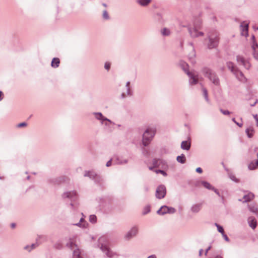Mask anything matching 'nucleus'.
Listing matches in <instances>:
<instances>
[{
    "instance_id": "nucleus-1",
    "label": "nucleus",
    "mask_w": 258,
    "mask_h": 258,
    "mask_svg": "<svg viewBox=\"0 0 258 258\" xmlns=\"http://www.w3.org/2000/svg\"><path fill=\"white\" fill-rule=\"evenodd\" d=\"M98 247L107 257L112 258L116 255V253L109 247V241L105 237H100L98 239Z\"/></svg>"
},
{
    "instance_id": "nucleus-2",
    "label": "nucleus",
    "mask_w": 258,
    "mask_h": 258,
    "mask_svg": "<svg viewBox=\"0 0 258 258\" xmlns=\"http://www.w3.org/2000/svg\"><path fill=\"white\" fill-rule=\"evenodd\" d=\"M156 132V128L154 127L147 128L142 137V144L145 147L149 145L155 135Z\"/></svg>"
},
{
    "instance_id": "nucleus-3",
    "label": "nucleus",
    "mask_w": 258,
    "mask_h": 258,
    "mask_svg": "<svg viewBox=\"0 0 258 258\" xmlns=\"http://www.w3.org/2000/svg\"><path fill=\"white\" fill-rule=\"evenodd\" d=\"M202 71L205 76L208 78L215 85L219 86L220 85L219 79L211 70L208 68H204Z\"/></svg>"
},
{
    "instance_id": "nucleus-4",
    "label": "nucleus",
    "mask_w": 258,
    "mask_h": 258,
    "mask_svg": "<svg viewBox=\"0 0 258 258\" xmlns=\"http://www.w3.org/2000/svg\"><path fill=\"white\" fill-rule=\"evenodd\" d=\"M209 42L207 44L209 48L211 49L216 47L219 42L218 35L217 33H213L209 34Z\"/></svg>"
},
{
    "instance_id": "nucleus-5",
    "label": "nucleus",
    "mask_w": 258,
    "mask_h": 258,
    "mask_svg": "<svg viewBox=\"0 0 258 258\" xmlns=\"http://www.w3.org/2000/svg\"><path fill=\"white\" fill-rule=\"evenodd\" d=\"M161 164L165 165L166 162L165 161H163L162 159H154L152 160V161L151 162H148L147 163V165L148 166V168L150 170H152L154 168L159 167V166Z\"/></svg>"
},
{
    "instance_id": "nucleus-6",
    "label": "nucleus",
    "mask_w": 258,
    "mask_h": 258,
    "mask_svg": "<svg viewBox=\"0 0 258 258\" xmlns=\"http://www.w3.org/2000/svg\"><path fill=\"white\" fill-rule=\"evenodd\" d=\"M166 194V187L164 185H160L156 189L155 196L158 199L164 198Z\"/></svg>"
},
{
    "instance_id": "nucleus-7",
    "label": "nucleus",
    "mask_w": 258,
    "mask_h": 258,
    "mask_svg": "<svg viewBox=\"0 0 258 258\" xmlns=\"http://www.w3.org/2000/svg\"><path fill=\"white\" fill-rule=\"evenodd\" d=\"M189 78V84L190 85H195L199 82V75L195 72H187L186 74Z\"/></svg>"
},
{
    "instance_id": "nucleus-8",
    "label": "nucleus",
    "mask_w": 258,
    "mask_h": 258,
    "mask_svg": "<svg viewBox=\"0 0 258 258\" xmlns=\"http://www.w3.org/2000/svg\"><path fill=\"white\" fill-rule=\"evenodd\" d=\"M236 60L238 63L243 66L246 69H249L250 67V64L248 60L245 59L241 55H237Z\"/></svg>"
},
{
    "instance_id": "nucleus-9",
    "label": "nucleus",
    "mask_w": 258,
    "mask_h": 258,
    "mask_svg": "<svg viewBox=\"0 0 258 258\" xmlns=\"http://www.w3.org/2000/svg\"><path fill=\"white\" fill-rule=\"evenodd\" d=\"M236 60L238 63L243 66L246 69H249L250 67V64L248 60L245 59L241 55H237Z\"/></svg>"
},
{
    "instance_id": "nucleus-10",
    "label": "nucleus",
    "mask_w": 258,
    "mask_h": 258,
    "mask_svg": "<svg viewBox=\"0 0 258 258\" xmlns=\"http://www.w3.org/2000/svg\"><path fill=\"white\" fill-rule=\"evenodd\" d=\"M62 197L63 199H69L72 201H75L77 199V195L76 191H66L62 194Z\"/></svg>"
},
{
    "instance_id": "nucleus-11",
    "label": "nucleus",
    "mask_w": 258,
    "mask_h": 258,
    "mask_svg": "<svg viewBox=\"0 0 258 258\" xmlns=\"http://www.w3.org/2000/svg\"><path fill=\"white\" fill-rule=\"evenodd\" d=\"M67 245L73 250V258H83L80 255L81 252L80 249L78 248L74 249L75 247H76V245L74 244L73 242L68 243Z\"/></svg>"
},
{
    "instance_id": "nucleus-12",
    "label": "nucleus",
    "mask_w": 258,
    "mask_h": 258,
    "mask_svg": "<svg viewBox=\"0 0 258 258\" xmlns=\"http://www.w3.org/2000/svg\"><path fill=\"white\" fill-rule=\"evenodd\" d=\"M198 29L194 27L193 28L191 27L188 28V32L192 38H196L204 35V33L202 32H199Z\"/></svg>"
},
{
    "instance_id": "nucleus-13",
    "label": "nucleus",
    "mask_w": 258,
    "mask_h": 258,
    "mask_svg": "<svg viewBox=\"0 0 258 258\" xmlns=\"http://www.w3.org/2000/svg\"><path fill=\"white\" fill-rule=\"evenodd\" d=\"M138 232V228L134 226L132 227L125 235V238L126 239H130L134 237H135Z\"/></svg>"
},
{
    "instance_id": "nucleus-14",
    "label": "nucleus",
    "mask_w": 258,
    "mask_h": 258,
    "mask_svg": "<svg viewBox=\"0 0 258 258\" xmlns=\"http://www.w3.org/2000/svg\"><path fill=\"white\" fill-rule=\"evenodd\" d=\"M248 23L246 22H242L240 25L241 34L242 36H248Z\"/></svg>"
},
{
    "instance_id": "nucleus-15",
    "label": "nucleus",
    "mask_w": 258,
    "mask_h": 258,
    "mask_svg": "<svg viewBox=\"0 0 258 258\" xmlns=\"http://www.w3.org/2000/svg\"><path fill=\"white\" fill-rule=\"evenodd\" d=\"M235 77L237 78L238 80H239L240 81L244 82L246 81V78L244 76V75L243 73L240 72V71L238 70L237 69L235 71V72L233 73Z\"/></svg>"
},
{
    "instance_id": "nucleus-16",
    "label": "nucleus",
    "mask_w": 258,
    "mask_h": 258,
    "mask_svg": "<svg viewBox=\"0 0 258 258\" xmlns=\"http://www.w3.org/2000/svg\"><path fill=\"white\" fill-rule=\"evenodd\" d=\"M114 162L116 164H125L128 162V159L124 158L122 157H116L114 160Z\"/></svg>"
},
{
    "instance_id": "nucleus-17",
    "label": "nucleus",
    "mask_w": 258,
    "mask_h": 258,
    "mask_svg": "<svg viewBox=\"0 0 258 258\" xmlns=\"http://www.w3.org/2000/svg\"><path fill=\"white\" fill-rule=\"evenodd\" d=\"M202 204H195L192 205L190 208V211L194 213L199 212L202 209Z\"/></svg>"
},
{
    "instance_id": "nucleus-18",
    "label": "nucleus",
    "mask_w": 258,
    "mask_h": 258,
    "mask_svg": "<svg viewBox=\"0 0 258 258\" xmlns=\"http://www.w3.org/2000/svg\"><path fill=\"white\" fill-rule=\"evenodd\" d=\"M74 225L82 228H86L87 227L88 223L85 221L84 217H82L79 222L74 224Z\"/></svg>"
},
{
    "instance_id": "nucleus-19",
    "label": "nucleus",
    "mask_w": 258,
    "mask_h": 258,
    "mask_svg": "<svg viewBox=\"0 0 258 258\" xmlns=\"http://www.w3.org/2000/svg\"><path fill=\"white\" fill-rule=\"evenodd\" d=\"M190 148V142L188 141H182L181 144V148L185 150H189Z\"/></svg>"
},
{
    "instance_id": "nucleus-20",
    "label": "nucleus",
    "mask_w": 258,
    "mask_h": 258,
    "mask_svg": "<svg viewBox=\"0 0 258 258\" xmlns=\"http://www.w3.org/2000/svg\"><path fill=\"white\" fill-rule=\"evenodd\" d=\"M249 170H254L258 169V159L255 161H251L248 165Z\"/></svg>"
},
{
    "instance_id": "nucleus-21",
    "label": "nucleus",
    "mask_w": 258,
    "mask_h": 258,
    "mask_svg": "<svg viewBox=\"0 0 258 258\" xmlns=\"http://www.w3.org/2000/svg\"><path fill=\"white\" fill-rule=\"evenodd\" d=\"M136 2L141 6L147 7L151 3L152 0H136Z\"/></svg>"
},
{
    "instance_id": "nucleus-22",
    "label": "nucleus",
    "mask_w": 258,
    "mask_h": 258,
    "mask_svg": "<svg viewBox=\"0 0 258 258\" xmlns=\"http://www.w3.org/2000/svg\"><path fill=\"white\" fill-rule=\"evenodd\" d=\"M248 222L249 226L253 229L256 226V221L254 218L249 217L248 219Z\"/></svg>"
},
{
    "instance_id": "nucleus-23",
    "label": "nucleus",
    "mask_w": 258,
    "mask_h": 258,
    "mask_svg": "<svg viewBox=\"0 0 258 258\" xmlns=\"http://www.w3.org/2000/svg\"><path fill=\"white\" fill-rule=\"evenodd\" d=\"M179 66L182 68V69L184 71V72L187 74V72H190L188 70V65L187 63L183 61H180L179 62Z\"/></svg>"
},
{
    "instance_id": "nucleus-24",
    "label": "nucleus",
    "mask_w": 258,
    "mask_h": 258,
    "mask_svg": "<svg viewBox=\"0 0 258 258\" xmlns=\"http://www.w3.org/2000/svg\"><path fill=\"white\" fill-rule=\"evenodd\" d=\"M254 194L252 192H248L247 195H245L244 196H243V199H244V201L243 202H249L251 200H252L253 198H254Z\"/></svg>"
},
{
    "instance_id": "nucleus-25",
    "label": "nucleus",
    "mask_w": 258,
    "mask_h": 258,
    "mask_svg": "<svg viewBox=\"0 0 258 258\" xmlns=\"http://www.w3.org/2000/svg\"><path fill=\"white\" fill-rule=\"evenodd\" d=\"M130 82H127L125 85L126 92L122 94V97H124L126 96H130L132 94L131 91L130 87Z\"/></svg>"
},
{
    "instance_id": "nucleus-26",
    "label": "nucleus",
    "mask_w": 258,
    "mask_h": 258,
    "mask_svg": "<svg viewBox=\"0 0 258 258\" xmlns=\"http://www.w3.org/2000/svg\"><path fill=\"white\" fill-rule=\"evenodd\" d=\"M93 115L95 118L98 120H107V118L103 115V114L101 112H95L93 113Z\"/></svg>"
},
{
    "instance_id": "nucleus-27",
    "label": "nucleus",
    "mask_w": 258,
    "mask_h": 258,
    "mask_svg": "<svg viewBox=\"0 0 258 258\" xmlns=\"http://www.w3.org/2000/svg\"><path fill=\"white\" fill-rule=\"evenodd\" d=\"M96 173L93 171H85L84 176L88 177L93 180L96 177Z\"/></svg>"
},
{
    "instance_id": "nucleus-28",
    "label": "nucleus",
    "mask_w": 258,
    "mask_h": 258,
    "mask_svg": "<svg viewBox=\"0 0 258 258\" xmlns=\"http://www.w3.org/2000/svg\"><path fill=\"white\" fill-rule=\"evenodd\" d=\"M252 48L253 50V57L255 59L258 60V45L257 44H253Z\"/></svg>"
},
{
    "instance_id": "nucleus-29",
    "label": "nucleus",
    "mask_w": 258,
    "mask_h": 258,
    "mask_svg": "<svg viewBox=\"0 0 258 258\" xmlns=\"http://www.w3.org/2000/svg\"><path fill=\"white\" fill-rule=\"evenodd\" d=\"M60 61L58 58H53L52 60L51 66L52 68H56L59 66Z\"/></svg>"
},
{
    "instance_id": "nucleus-30",
    "label": "nucleus",
    "mask_w": 258,
    "mask_h": 258,
    "mask_svg": "<svg viewBox=\"0 0 258 258\" xmlns=\"http://www.w3.org/2000/svg\"><path fill=\"white\" fill-rule=\"evenodd\" d=\"M157 213L159 215H163L167 213V206H163L158 211Z\"/></svg>"
},
{
    "instance_id": "nucleus-31",
    "label": "nucleus",
    "mask_w": 258,
    "mask_h": 258,
    "mask_svg": "<svg viewBox=\"0 0 258 258\" xmlns=\"http://www.w3.org/2000/svg\"><path fill=\"white\" fill-rule=\"evenodd\" d=\"M245 133L247 137L249 138L252 137L254 133V130L252 127H249L245 130Z\"/></svg>"
},
{
    "instance_id": "nucleus-32",
    "label": "nucleus",
    "mask_w": 258,
    "mask_h": 258,
    "mask_svg": "<svg viewBox=\"0 0 258 258\" xmlns=\"http://www.w3.org/2000/svg\"><path fill=\"white\" fill-rule=\"evenodd\" d=\"M249 209L251 212L258 215V206L257 205H250L249 206Z\"/></svg>"
},
{
    "instance_id": "nucleus-33",
    "label": "nucleus",
    "mask_w": 258,
    "mask_h": 258,
    "mask_svg": "<svg viewBox=\"0 0 258 258\" xmlns=\"http://www.w3.org/2000/svg\"><path fill=\"white\" fill-rule=\"evenodd\" d=\"M176 160L178 162L183 164L186 162V157L184 154H182L177 157Z\"/></svg>"
},
{
    "instance_id": "nucleus-34",
    "label": "nucleus",
    "mask_w": 258,
    "mask_h": 258,
    "mask_svg": "<svg viewBox=\"0 0 258 258\" xmlns=\"http://www.w3.org/2000/svg\"><path fill=\"white\" fill-rule=\"evenodd\" d=\"M201 184L208 189L212 190L214 187L209 182L206 181H202Z\"/></svg>"
},
{
    "instance_id": "nucleus-35",
    "label": "nucleus",
    "mask_w": 258,
    "mask_h": 258,
    "mask_svg": "<svg viewBox=\"0 0 258 258\" xmlns=\"http://www.w3.org/2000/svg\"><path fill=\"white\" fill-rule=\"evenodd\" d=\"M227 66L228 68V69L233 73L235 72V71L237 70L233 65V63L232 62H227Z\"/></svg>"
},
{
    "instance_id": "nucleus-36",
    "label": "nucleus",
    "mask_w": 258,
    "mask_h": 258,
    "mask_svg": "<svg viewBox=\"0 0 258 258\" xmlns=\"http://www.w3.org/2000/svg\"><path fill=\"white\" fill-rule=\"evenodd\" d=\"M202 90L203 95L204 96V98H205L206 101L207 102H209L210 100H209V99L208 98V91H207V90L205 88H204V87H203Z\"/></svg>"
},
{
    "instance_id": "nucleus-37",
    "label": "nucleus",
    "mask_w": 258,
    "mask_h": 258,
    "mask_svg": "<svg viewBox=\"0 0 258 258\" xmlns=\"http://www.w3.org/2000/svg\"><path fill=\"white\" fill-rule=\"evenodd\" d=\"M202 22L200 20H198L195 22L194 27L197 29H200L202 27Z\"/></svg>"
},
{
    "instance_id": "nucleus-38",
    "label": "nucleus",
    "mask_w": 258,
    "mask_h": 258,
    "mask_svg": "<svg viewBox=\"0 0 258 258\" xmlns=\"http://www.w3.org/2000/svg\"><path fill=\"white\" fill-rule=\"evenodd\" d=\"M161 32L163 36H169L170 34V30L166 28L162 29Z\"/></svg>"
},
{
    "instance_id": "nucleus-39",
    "label": "nucleus",
    "mask_w": 258,
    "mask_h": 258,
    "mask_svg": "<svg viewBox=\"0 0 258 258\" xmlns=\"http://www.w3.org/2000/svg\"><path fill=\"white\" fill-rule=\"evenodd\" d=\"M93 180L96 183H101L103 181L102 178L98 174H96V177H95V178L93 179Z\"/></svg>"
},
{
    "instance_id": "nucleus-40",
    "label": "nucleus",
    "mask_w": 258,
    "mask_h": 258,
    "mask_svg": "<svg viewBox=\"0 0 258 258\" xmlns=\"http://www.w3.org/2000/svg\"><path fill=\"white\" fill-rule=\"evenodd\" d=\"M215 225L217 227V230L219 232L221 233L222 234L224 233V229L221 226L216 223H215Z\"/></svg>"
},
{
    "instance_id": "nucleus-41",
    "label": "nucleus",
    "mask_w": 258,
    "mask_h": 258,
    "mask_svg": "<svg viewBox=\"0 0 258 258\" xmlns=\"http://www.w3.org/2000/svg\"><path fill=\"white\" fill-rule=\"evenodd\" d=\"M97 218L94 215H91L89 217V221L92 223H95L96 222Z\"/></svg>"
},
{
    "instance_id": "nucleus-42",
    "label": "nucleus",
    "mask_w": 258,
    "mask_h": 258,
    "mask_svg": "<svg viewBox=\"0 0 258 258\" xmlns=\"http://www.w3.org/2000/svg\"><path fill=\"white\" fill-rule=\"evenodd\" d=\"M150 212V207L149 206H146L143 211V214L146 215Z\"/></svg>"
},
{
    "instance_id": "nucleus-43",
    "label": "nucleus",
    "mask_w": 258,
    "mask_h": 258,
    "mask_svg": "<svg viewBox=\"0 0 258 258\" xmlns=\"http://www.w3.org/2000/svg\"><path fill=\"white\" fill-rule=\"evenodd\" d=\"M176 212L175 208L172 207H167V213L173 214Z\"/></svg>"
},
{
    "instance_id": "nucleus-44",
    "label": "nucleus",
    "mask_w": 258,
    "mask_h": 258,
    "mask_svg": "<svg viewBox=\"0 0 258 258\" xmlns=\"http://www.w3.org/2000/svg\"><path fill=\"white\" fill-rule=\"evenodd\" d=\"M103 18L104 20H108L109 19V15L106 10L103 12Z\"/></svg>"
},
{
    "instance_id": "nucleus-45",
    "label": "nucleus",
    "mask_w": 258,
    "mask_h": 258,
    "mask_svg": "<svg viewBox=\"0 0 258 258\" xmlns=\"http://www.w3.org/2000/svg\"><path fill=\"white\" fill-rule=\"evenodd\" d=\"M157 174L161 173L164 176H166L167 175V173L162 170H155L154 171Z\"/></svg>"
},
{
    "instance_id": "nucleus-46",
    "label": "nucleus",
    "mask_w": 258,
    "mask_h": 258,
    "mask_svg": "<svg viewBox=\"0 0 258 258\" xmlns=\"http://www.w3.org/2000/svg\"><path fill=\"white\" fill-rule=\"evenodd\" d=\"M110 66H111V64H110V62H106L105 63V64H104V68H105L106 70L108 71V70L110 69Z\"/></svg>"
},
{
    "instance_id": "nucleus-47",
    "label": "nucleus",
    "mask_w": 258,
    "mask_h": 258,
    "mask_svg": "<svg viewBox=\"0 0 258 258\" xmlns=\"http://www.w3.org/2000/svg\"><path fill=\"white\" fill-rule=\"evenodd\" d=\"M229 178L233 181H235V182H237V179H236V177L232 174H230L229 175Z\"/></svg>"
},
{
    "instance_id": "nucleus-48",
    "label": "nucleus",
    "mask_w": 258,
    "mask_h": 258,
    "mask_svg": "<svg viewBox=\"0 0 258 258\" xmlns=\"http://www.w3.org/2000/svg\"><path fill=\"white\" fill-rule=\"evenodd\" d=\"M99 121H100V123H101V124H104V122L105 121L109 122H110V123H113V124H114V123H113V122H112V121H111L110 119H108L107 118V120H103V119L102 120V119H101V120H99Z\"/></svg>"
},
{
    "instance_id": "nucleus-49",
    "label": "nucleus",
    "mask_w": 258,
    "mask_h": 258,
    "mask_svg": "<svg viewBox=\"0 0 258 258\" xmlns=\"http://www.w3.org/2000/svg\"><path fill=\"white\" fill-rule=\"evenodd\" d=\"M220 111L224 115H229L230 113V112L228 110H223L222 109H220Z\"/></svg>"
},
{
    "instance_id": "nucleus-50",
    "label": "nucleus",
    "mask_w": 258,
    "mask_h": 258,
    "mask_svg": "<svg viewBox=\"0 0 258 258\" xmlns=\"http://www.w3.org/2000/svg\"><path fill=\"white\" fill-rule=\"evenodd\" d=\"M232 120L235 123H236L238 126L239 127H241L243 125L242 123H239V122H237V121H236L235 118H233L232 119Z\"/></svg>"
},
{
    "instance_id": "nucleus-51",
    "label": "nucleus",
    "mask_w": 258,
    "mask_h": 258,
    "mask_svg": "<svg viewBox=\"0 0 258 258\" xmlns=\"http://www.w3.org/2000/svg\"><path fill=\"white\" fill-rule=\"evenodd\" d=\"M222 236L224 238V239L227 242L229 241V239L228 237V236L225 234V233H223Z\"/></svg>"
},
{
    "instance_id": "nucleus-52",
    "label": "nucleus",
    "mask_w": 258,
    "mask_h": 258,
    "mask_svg": "<svg viewBox=\"0 0 258 258\" xmlns=\"http://www.w3.org/2000/svg\"><path fill=\"white\" fill-rule=\"evenodd\" d=\"M212 190H213L218 196H219V197L220 196L219 191L217 189H216L214 187L212 189Z\"/></svg>"
},
{
    "instance_id": "nucleus-53",
    "label": "nucleus",
    "mask_w": 258,
    "mask_h": 258,
    "mask_svg": "<svg viewBox=\"0 0 258 258\" xmlns=\"http://www.w3.org/2000/svg\"><path fill=\"white\" fill-rule=\"evenodd\" d=\"M112 164V159H110L107 163H106V166L107 167H109Z\"/></svg>"
},
{
    "instance_id": "nucleus-54",
    "label": "nucleus",
    "mask_w": 258,
    "mask_h": 258,
    "mask_svg": "<svg viewBox=\"0 0 258 258\" xmlns=\"http://www.w3.org/2000/svg\"><path fill=\"white\" fill-rule=\"evenodd\" d=\"M26 125V123H25V122H22V123H19L18 125V127H23V126H25Z\"/></svg>"
},
{
    "instance_id": "nucleus-55",
    "label": "nucleus",
    "mask_w": 258,
    "mask_h": 258,
    "mask_svg": "<svg viewBox=\"0 0 258 258\" xmlns=\"http://www.w3.org/2000/svg\"><path fill=\"white\" fill-rule=\"evenodd\" d=\"M196 171L198 172V173H202V172H203V170L200 167H198L196 169Z\"/></svg>"
},
{
    "instance_id": "nucleus-56",
    "label": "nucleus",
    "mask_w": 258,
    "mask_h": 258,
    "mask_svg": "<svg viewBox=\"0 0 258 258\" xmlns=\"http://www.w3.org/2000/svg\"><path fill=\"white\" fill-rule=\"evenodd\" d=\"M24 249L28 250L29 251H31V248H30V245H27V246H25Z\"/></svg>"
},
{
    "instance_id": "nucleus-57",
    "label": "nucleus",
    "mask_w": 258,
    "mask_h": 258,
    "mask_svg": "<svg viewBox=\"0 0 258 258\" xmlns=\"http://www.w3.org/2000/svg\"><path fill=\"white\" fill-rule=\"evenodd\" d=\"M211 248V246H209L206 250L205 254L207 255L208 251Z\"/></svg>"
},
{
    "instance_id": "nucleus-58",
    "label": "nucleus",
    "mask_w": 258,
    "mask_h": 258,
    "mask_svg": "<svg viewBox=\"0 0 258 258\" xmlns=\"http://www.w3.org/2000/svg\"><path fill=\"white\" fill-rule=\"evenodd\" d=\"M3 99V93L0 91V101Z\"/></svg>"
},
{
    "instance_id": "nucleus-59",
    "label": "nucleus",
    "mask_w": 258,
    "mask_h": 258,
    "mask_svg": "<svg viewBox=\"0 0 258 258\" xmlns=\"http://www.w3.org/2000/svg\"><path fill=\"white\" fill-rule=\"evenodd\" d=\"M147 258H157V256L155 254H152L148 256Z\"/></svg>"
},
{
    "instance_id": "nucleus-60",
    "label": "nucleus",
    "mask_w": 258,
    "mask_h": 258,
    "mask_svg": "<svg viewBox=\"0 0 258 258\" xmlns=\"http://www.w3.org/2000/svg\"><path fill=\"white\" fill-rule=\"evenodd\" d=\"M31 250L33 249H34L35 247V244H32L31 245H30Z\"/></svg>"
},
{
    "instance_id": "nucleus-61",
    "label": "nucleus",
    "mask_w": 258,
    "mask_h": 258,
    "mask_svg": "<svg viewBox=\"0 0 258 258\" xmlns=\"http://www.w3.org/2000/svg\"><path fill=\"white\" fill-rule=\"evenodd\" d=\"M71 206L72 207V208L73 209H76L77 208L76 206H75L73 204L71 203Z\"/></svg>"
},
{
    "instance_id": "nucleus-62",
    "label": "nucleus",
    "mask_w": 258,
    "mask_h": 258,
    "mask_svg": "<svg viewBox=\"0 0 258 258\" xmlns=\"http://www.w3.org/2000/svg\"><path fill=\"white\" fill-rule=\"evenodd\" d=\"M203 251V250L202 249H201L199 250V256H201L202 255Z\"/></svg>"
},
{
    "instance_id": "nucleus-63",
    "label": "nucleus",
    "mask_w": 258,
    "mask_h": 258,
    "mask_svg": "<svg viewBox=\"0 0 258 258\" xmlns=\"http://www.w3.org/2000/svg\"><path fill=\"white\" fill-rule=\"evenodd\" d=\"M109 123H110L109 122H107V121H105L104 122V125H105V126H108L109 125Z\"/></svg>"
},
{
    "instance_id": "nucleus-64",
    "label": "nucleus",
    "mask_w": 258,
    "mask_h": 258,
    "mask_svg": "<svg viewBox=\"0 0 258 258\" xmlns=\"http://www.w3.org/2000/svg\"><path fill=\"white\" fill-rule=\"evenodd\" d=\"M257 103V100H256L254 103H252V104H250L251 106H253L255 105V104Z\"/></svg>"
}]
</instances>
